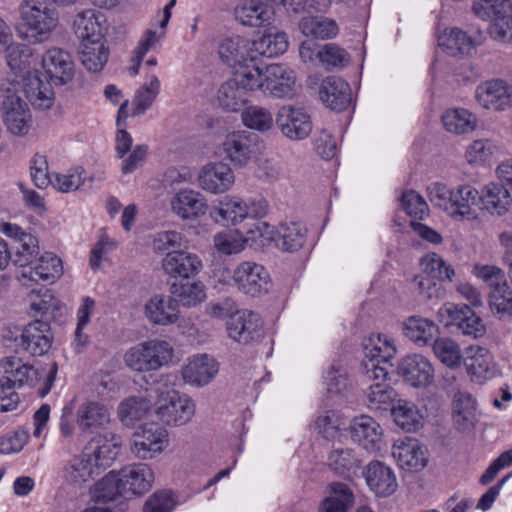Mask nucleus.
Segmentation results:
<instances>
[{
    "instance_id": "f257e3e1",
    "label": "nucleus",
    "mask_w": 512,
    "mask_h": 512,
    "mask_svg": "<svg viewBox=\"0 0 512 512\" xmlns=\"http://www.w3.org/2000/svg\"><path fill=\"white\" fill-rule=\"evenodd\" d=\"M58 365L51 364L47 373L36 369L32 364L24 362L23 359L10 356L0 360V412L11 411L16 408L19 402V395L16 388L28 386L36 387L43 378L42 385L38 388V395L45 397L51 390L56 380Z\"/></svg>"
},
{
    "instance_id": "f03ea898",
    "label": "nucleus",
    "mask_w": 512,
    "mask_h": 512,
    "mask_svg": "<svg viewBox=\"0 0 512 512\" xmlns=\"http://www.w3.org/2000/svg\"><path fill=\"white\" fill-rule=\"evenodd\" d=\"M42 67L48 79L47 83L37 75L29 76L23 86V93L34 107L48 109L54 100L52 85L63 86L72 81L74 62L67 51L52 48L43 55Z\"/></svg>"
},
{
    "instance_id": "7ed1b4c3",
    "label": "nucleus",
    "mask_w": 512,
    "mask_h": 512,
    "mask_svg": "<svg viewBox=\"0 0 512 512\" xmlns=\"http://www.w3.org/2000/svg\"><path fill=\"white\" fill-rule=\"evenodd\" d=\"M19 33L30 43L47 41L58 25V11L46 0H23L19 5Z\"/></svg>"
},
{
    "instance_id": "20e7f679",
    "label": "nucleus",
    "mask_w": 512,
    "mask_h": 512,
    "mask_svg": "<svg viewBox=\"0 0 512 512\" xmlns=\"http://www.w3.org/2000/svg\"><path fill=\"white\" fill-rule=\"evenodd\" d=\"M172 355L173 349L167 341L153 339L131 347L125 353L124 360L132 370L148 372L168 364Z\"/></svg>"
},
{
    "instance_id": "39448f33",
    "label": "nucleus",
    "mask_w": 512,
    "mask_h": 512,
    "mask_svg": "<svg viewBox=\"0 0 512 512\" xmlns=\"http://www.w3.org/2000/svg\"><path fill=\"white\" fill-rule=\"evenodd\" d=\"M158 418L166 425L181 426L188 423L195 414V404L177 391L161 392L154 403Z\"/></svg>"
},
{
    "instance_id": "423d86ee",
    "label": "nucleus",
    "mask_w": 512,
    "mask_h": 512,
    "mask_svg": "<svg viewBox=\"0 0 512 512\" xmlns=\"http://www.w3.org/2000/svg\"><path fill=\"white\" fill-rule=\"evenodd\" d=\"M1 111L4 125L14 135L23 136L31 127V114L27 103L21 98L16 86L3 90Z\"/></svg>"
},
{
    "instance_id": "0eeeda50",
    "label": "nucleus",
    "mask_w": 512,
    "mask_h": 512,
    "mask_svg": "<svg viewBox=\"0 0 512 512\" xmlns=\"http://www.w3.org/2000/svg\"><path fill=\"white\" fill-rule=\"evenodd\" d=\"M364 355L368 361L363 363L365 376L369 380L384 383L391 366L389 359L393 356L395 348L387 341H381L380 335L370 337L363 344Z\"/></svg>"
},
{
    "instance_id": "6e6552de",
    "label": "nucleus",
    "mask_w": 512,
    "mask_h": 512,
    "mask_svg": "<svg viewBox=\"0 0 512 512\" xmlns=\"http://www.w3.org/2000/svg\"><path fill=\"white\" fill-rule=\"evenodd\" d=\"M167 437V431L158 424H144L132 435L131 452L139 459H151L167 446Z\"/></svg>"
},
{
    "instance_id": "1a4fd4ad",
    "label": "nucleus",
    "mask_w": 512,
    "mask_h": 512,
    "mask_svg": "<svg viewBox=\"0 0 512 512\" xmlns=\"http://www.w3.org/2000/svg\"><path fill=\"white\" fill-rule=\"evenodd\" d=\"M52 342L48 320L35 319L21 329L19 351L31 356H42L49 351Z\"/></svg>"
},
{
    "instance_id": "9d476101",
    "label": "nucleus",
    "mask_w": 512,
    "mask_h": 512,
    "mask_svg": "<svg viewBox=\"0 0 512 512\" xmlns=\"http://www.w3.org/2000/svg\"><path fill=\"white\" fill-rule=\"evenodd\" d=\"M233 281L240 291L252 297L267 293L271 286L269 273L255 262L239 264L234 270Z\"/></svg>"
},
{
    "instance_id": "9b49d317",
    "label": "nucleus",
    "mask_w": 512,
    "mask_h": 512,
    "mask_svg": "<svg viewBox=\"0 0 512 512\" xmlns=\"http://www.w3.org/2000/svg\"><path fill=\"white\" fill-rule=\"evenodd\" d=\"M397 373L405 383L414 388H426L434 381V368L421 354L403 357L397 365Z\"/></svg>"
},
{
    "instance_id": "f8f14e48",
    "label": "nucleus",
    "mask_w": 512,
    "mask_h": 512,
    "mask_svg": "<svg viewBox=\"0 0 512 512\" xmlns=\"http://www.w3.org/2000/svg\"><path fill=\"white\" fill-rule=\"evenodd\" d=\"M118 474L122 495L125 499L145 494L151 489L154 481L153 471L145 463L125 466L118 471Z\"/></svg>"
},
{
    "instance_id": "ddd939ff",
    "label": "nucleus",
    "mask_w": 512,
    "mask_h": 512,
    "mask_svg": "<svg viewBox=\"0 0 512 512\" xmlns=\"http://www.w3.org/2000/svg\"><path fill=\"white\" fill-rule=\"evenodd\" d=\"M275 123L282 134L291 140L305 139L312 131L310 116L304 109L291 105H285L278 110Z\"/></svg>"
},
{
    "instance_id": "4468645a",
    "label": "nucleus",
    "mask_w": 512,
    "mask_h": 512,
    "mask_svg": "<svg viewBox=\"0 0 512 512\" xmlns=\"http://www.w3.org/2000/svg\"><path fill=\"white\" fill-rule=\"evenodd\" d=\"M258 135L253 132L237 131L226 136L223 149L234 165L245 166L261 149Z\"/></svg>"
},
{
    "instance_id": "2eb2a0df",
    "label": "nucleus",
    "mask_w": 512,
    "mask_h": 512,
    "mask_svg": "<svg viewBox=\"0 0 512 512\" xmlns=\"http://www.w3.org/2000/svg\"><path fill=\"white\" fill-rule=\"evenodd\" d=\"M440 313L447 314L448 319L445 326H454L463 335L478 338L486 332L482 319L468 305L455 306L448 304L440 310Z\"/></svg>"
},
{
    "instance_id": "dca6fc26",
    "label": "nucleus",
    "mask_w": 512,
    "mask_h": 512,
    "mask_svg": "<svg viewBox=\"0 0 512 512\" xmlns=\"http://www.w3.org/2000/svg\"><path fill=\"white\" fill-rule=\"evenodd\" d=\"M262 327L260 316L249 310L236 312L227 322L229 337L242 344L258 339L262 334Z\"/></svg>"
},
{
    "instance_id": "f3484780",
    "label": "nucleus",
    "mask_w": 512,
    "mask_h": 512,
    "mask_svg": "<svg viewBox=\"0 0 512 512\" xmlns=\"http://www.w3.org/2000/svg\"><path fill=\"white\" fill-rule=\"evenodd\" d=\"M476 99L486 109L505 110L511 105L512 86L502 79L485 81L477 87Z\"/></svg>"
},
{
    "instance_id": "a211bd4d",
    "label": "nucleus",
    "mask_w": 512,
    "mask_h": 512,
    "mask_svg": "<svg viewBox=\"0 0 512 512\" xmlns=\"http://www.w3.org/2000/svg\"><path fill=\"white\" fill-rule=\"evenodd\" d=\"M295 74L285 65L271 64L266 66L263 91L277 98L292 97L295 93Z\"/></svg>"
},
{
    "instance_id": "6ab92c4d",
    "label": "nucleus",
    "mask_w": 512,
    "mask_h": 512,
    "mask_svg": "<svg viewBox=\"0 0 512 512\" xmlns=\"http://www.w3.org/2000/svg\"><path fill=\"white\" fill-rule=\"evenodd\" d=\"M319 97L327 107L337 112L345 110L352 101L349 84L338 76H328L322 80Z\"/></svg>"
},
{
    "instance_id": "aec40b11",
    "label": "nucleus",
    "mask_w": 512,
    "mask_h": 512,
    "mask_svg": "<svg viewBox=\"0 0 512 512\" xmlns=\"http://www.w3.org/2000/svg\"><path fill=\"white\" fill-rule=\"evenodd\" d=\"M265 214V206L261 207L260 211L254 212L239 198H225L220 202V206L211 212V216L215 221L223 225H236L246 217L261 218Z\"/></svg>"
},
{
    "instance_id": "412c9836",
    "label": "nucleus",
    "mask_w": 512,
    "mask_h": 512,
    "mask_svg": "<svg viewBox=\"0 0 512 512\" xmlns=\"http://www.w3.org/2000/svg\"><path fill=\"white\" fill-rule=\"evenodd\" d=\"M201 266L199 257L187 251L168 252L162 260V267L168 275L183 280L195 276Z\"/></svg>"
},
{
    "instance_id": "4be33fe9",
    "label": "nucleus",
    "mask_w": 512,
    "mask_h": 512,
    "mask_svg": "<svg viewBox=\"0 0 512 512\" xmlns=\"http://www.w3.org/2000/svg\"><path fill=\"white\" fill-rule=\"evenodd\" d=\"M464 364L473 381L482 383L496 376L497 369L492 354L483 347H470Z\"/></svg>"
},
{
    "instance_id": "5701e85b",
    "label": "nucleus",
    "mask_w": 512,
    "mask_h": 512,
    "mask_svg": "<svg viewBox=\"0 0 512 512\" xmlns=\"http://www.w3.org/2000/svg\"><path fill=\"white\" fill-rule=\"evenodd\" d=\"M120 444V438L111 433L99 434L90 440L84 451L93 456L96 469H105L116 459Z\"/></svg>"
},
{
    "instance_id": "b1692460",
    "label": "nucleus",
    "mask_w": 512,
    "mask_h": 512,
    "mask_svg": "<svg viewBox=\"0 0 512 512\" xmlns=\"http://www.w3.org/2000/svg\"><path fill=\"white\" fill-rule=\"evenodd\" d=\"M172 211L184 220H195L208 209L204 196L194 190H180L171 200Z\"/></svg>"
},
{
    "instance_id": "393cba45",
    "label": "nucleus",
    "mask_w": 512,
    "mask_h": 512,
    "mask_svg": "<svg viewBox=\"0 0 512 512\" xmlns=\"http://www.w3.org/2000/svg\"><path fill=\"white\" fill-rule=\"evenodd\" d=\"M234 183L231 168L222 162L205 165L199 174V184L210 193H223Z\"/></svg>"
},
{
    "instance_id": "a878e982",
    "label": "nucleus",
    "mask_w": 512,
    "mask_h": 512,
    "mask_svg": "<svg viewBox=\"0 0 512 512\" xmlns=\"http://www.w3.org/2000/svg\"><path fill=\"white\" fill-rule=\"evenodd\" d=\"M234 14L236 20L245 26L262 27L270 24L274 10L264 0H244L235 8Z\"/></svg>"
},
{
    "instance_id": "bb28decb",
    "label": "nucleus",
    "mask_w": 512,
    "mask_h": 512,
    "mask_svg": "<svg viewBox=\"0 0 512 512\" xmlns=\"http://www.w3.org/2000/svg\"><path fill=\"white\" fill-rule=\"evenodd\" d=\"M364 476L369 488L378 496L387 497L396 491V478L391 469L382 462H371L366 467Z\"/></svg>"
},
{
    "instance_id": "cd10ccee",
    "label": "nucleus",
    "mask_w": 512,
    "mask_h": 512,
    "mask_svg": "<svg viewBox=\"0 0 512 512\" xmlns=\"http://www.w3.org/2000/svg\"><path fill=\"white\" fill-rule=\"evenodd\" d=\"M382 429L370 416L356 417L350 425V436L353 441L363 446L367 451L378 450V442L381 440Z\"/></svg>"
},
{
    "instance_id": "c85d7f7f",
    "label": "nucleus",
    "mask_w": 512,
    "mask_h": 512,
    "mask_svg": "<svg viewBox=\"0 0 512 512\" xmlns=\"http://www.w3.org/2000/svg\"><path fill=\"white\" fill-rule=\"evenodd\" d=\"M217 373V362L207 354L195 356L182 370L184 380L196 386L208 384Z\"/></svg>"
},
{
    "instance_id": "c756f323",
    "label": "nucleus",
    "mask_w": 512,
    "mask_h": 512,
    "mask_svg": "<svg viewBox=\"0 0 512 512\" xmlns=\"http://www.w3.org/2000/svg\"><path fill=\"white\" fill-rule=\"evenodd\" d=\"M147 318L156 325L175 323L179 317V308L172 296L162 294L153 296L145 305Z\"/></svg>"
},
{
    "instance_id": "7c9ffc66",
    "label": "nucleus",
    "mask_w": 512,
    "mask_h": 512,
    "mask_svg": "<svg viewBox=\"0 0 512 512\" xmlns=\"http://www.w3.org/2000/svg\"><path fill=\"white\" fill-rule=\"evenodd\" d=\"M218 54L226 65L235 70L249 61L252 55L250 41L240 36L223 39L219 44Z\"/></svg>"
},
{
    "instance_id": "2f4dec72",
    "label": "nucleus",
    "mask_w": 512,
    "mask_h": 512,
    "mask_svg": "<svg viewBox=\"0 0 512 512\" xmlns=\"http://www.w3.org/2000/svg\"><path fill=\"white\" fill-rule=\"evenodd\" d=\"M481 208L491 214L503 215L511 204L508 189L502 183H489L480 195Z\"/></svg>"
},
{
    "instance_id": "473e14b6",
    "label": "nucleus",
    "mask_w": 512,
    "mask_h": 512,
    "mask_svg": "<svg viewBox=\"0 0 512 512\" xmlns=\"http://www.w3.org/2000/svg\"><path fill=\"white\" fill-rule=\"evenodd\" d=\"M392 454L402 469L419 471L428 462L426 449L417 442L402 443L394 448Z\"/></svg>"
},
{
    "instance_id": "72a5a7b5",
    "label": "nucleus",
    "mask_w": 512,
    "mask_h": 512,
    "mask_svg": "<svg viewBox=\"0 0 512 512\" xmlns=\"http://www.w3.org/2000/svg\"><path fill=\"white\" fill-rule=\"evenodd\" d=\"M298 27L303 35L321 40L331 39L339 32L336 21L323 16H304Z\"/></svg>"
},
{
    "instance_id": "f704fd0d",
    "label": "nucleus",
    "mask_w": 512,
    "mask_h": 512,
    "mask_svg": "<svg viewBox=\"0 0 512 512\" xmlns=\"http://www.w3.org/2000/svg\"><path fill=\"white\" fill-rule=\"evenodd\" d=\"M328 466L335 474L351 479L361 466V460L350 448H334L328 456Z\"/></svg>"
},
{
    "instance_id": "c9c22d12",
    "label": "nucleus",
    "mask_w": 512,
    "mask_h": 512,
    "mask_svg": "<svg viewBox=\"0 0 512 512\" xmlns=\"http://www.w3.org/2000/svg\"><path fill=\"white\" fill-rule=\"evenodd\" d=\"M233 81L245 93L264 88V74L257 64L256 56L251 55L249 61L237 67L233 72Z\"/></svg>"
},
{
    "instance_id": "e433bc0d",
    "label": "nucleus",
    "mask_w": 512,
    "mask_h": 512,
    "mask_svg": "<svg viewBox=\"0 0 512 512\" xmlns=\"http://www.w3.org/2000/svg\"><path fill=\"white\" fill-rule=\"evenodd\" d=\"M403 331L406 337L420 346L431 344L439 332L433 321L417 316H411L404 322Z\"/></svg>"
},
{
    "instance_id": "4c0bfd02",
    "label": "nucleus",
    "mask_w": 512,
    "mask_h": 512,
    "mask_svg": "<svg viewBox=\"0 0 512 512\" xmlns=\"http://www.w3.org/2000/svg\"><path fill=\"white\" fill-rule=\"evenodd\" d=\"M109 412L98 402L82 404L77 411V423L83 432H93L109 422Z\"/></svg>"
},
{
    "instance_id": "58836bf2",
    "label": "nucleus",
    "mask_w": 512,
    "mask_h": 512,
    "mask_svg": "<svg viewBox=\"0 0 512 512\" xmlns=\"http://www.w3.org/2000/svg\"><path fill=\"white\" fill-rule=\"evenodd\" d=\"M390 412L396 425L406 432H416L423 425L419 409L410 401L397 400Z\"/></svg>"
},
{
    "instance_id": "ea45409f",
    "label": "nucleus",
    "mask_w": 512,
    "mask_h": 512,
    "mask_svg": "<svg viewBox=\"0 0 512 512\" xmlns=\"http://www.w3.org/2000/svg\"><path fill=\"white\" fill-rule=\"evenodd\" d=\"M83 66L92 73L100 72L108 61L109 49L101 40L81 43L79 52Z\"/></svg>"
},
{
    "instance_id": "a19ab883",
    "label": "nucleus",
    "mask_w": 512,
    "mask_h": 512,
    "mask_svg": "<svg viewBox=\"0 0 512 512\" xmlns=\"http://www.w3.org/2000/svg\"><path fill=\"white\" fill-rule=\"evenodd\" d=\"M170 293L178 308L180 305L184 307L196 306L206 297L204 286L200 282H190L188 279L185 282L172 283Z\"/></svg>"
},
{
    "instance_id": "79ce46f5",
    "label": "nucleus",
    "mask_w": 512,
    "mask_h": 512,
    "mask_svg": "<svg viewBox=\"0 0 512 512\" xmlns=\"http://www.w3.org/2000/svg\"><path fill=\"white\" fill-rule=\"evenodd\" d=\"M288 38L286 33L277 32L274 34H265L259 39L250 42L251 54L265 56L268 58L276 57L286 52L288 48Z\"/></svg>"
},
{
    "instance_id": "37998d69",
    "label": "nucleus",
    "mask_w": 512,
    "mask_h": 512,
    "mask_svg": "<svg viewBox=\"0 0 512 512\" xmlns=\"http://www.w3.org/2000/svg\"><path fill=\"white\" fill-rule=\"evenodd\" d=\"M63 273L62 261L53 253H45L42 255L38 264L31 268L30 271L22 272L21 276L29 278L32 281H51L59 278Z\"/></svg>"
},
{
    "instance_id": "c03bdc74",
    "label": "nucleus",
    "mask_w": 512,
    "mask_h": 512,
    "mask_svg": "<svg viewBox=\"0 0 512 512\" xmlns=\"http://www.w3.org/2000/svg\"><path fill=\"white\" fill-rule=\"evenodd\" d=\"M367 405L372 410L388 411L396 405L398 393L389 384L376 382L366 391Z\"/></svg>"
},
{
    "instance_id": "a18cd8bd",
    "label": "nucleus",
    "mask_w": 512,
    "mask_h": 512,
    "mask_svg": "<svg viewBox=\"0 0 512 512\" xmlns=\"http://www.w3.org/2000/svg\"><path fill=\"white\" fill-rule=\"evenodd\" d=\"M474 14L491 23L498 22V18L504 19L512 13L511 0H475L472 5Z\"/></svg>"
},
{
    "instance_id": "49530a36",
    "label": "nucleus",
    "mask_w": 512,
    "mask_h": 512,
    "mask_svg": "<svg viewBox=\"0 0 512 512\" xmlns=\"http://www.w3.org/2000/svg\"><path fill=\"white\" fill-rule=\"evenodd\" d=\"M74 31L82 43L102 39L101 27L92 9L78 13L73 22Z\"/></svg>"
},
{
    "instance_id": "de8ad7c7",
    "label": "nucleus",
    "mask_w": 512,
    "mask_h": 512,
    "mask_svg": "<svg viewBox=\"0 0 512 512\" xmlns=\"http://www.w3.org/2000/svg\"><path fill=\"white\" fill-rule=\"evenodd\" d=\"M331 495L321 503V512H347L353 503V494L350 488L340 482L330 484Z\"/></svg>"
},
{
    "instance_id": "09e8293b",
    "label": "nucleus",
    "mask_w": 512,
    "mask_h": 512,
    "mask_svg": "<svg viewBox=\"0 0 512 512\" xmlns=\"http://www.w3.org/2000/svg\"><path fill=\"white\" fill-rule=\"evenodd\" d=\"M438 45L448 54H468L473 48L472 39L462 30L451 28L438 36Z\"/></svg>"
},
{
    "instance_id": "8fccbe9b",
    "label": "nucleus",
    "mask_w": 512,
    "mask_h": 512,
    "mask_svg": "<svg viewBox=\"0 0 512 512\" xmlns=\"http://www.w3.org/2000/svg\"><path fill=\"white\" fill-rule=\"evenodd\" d=\"M119 497H123L119 474L118 472L116 473L115 471H111L96 483L92 500L95 504L100 505L114 502Z\"/></svg>"
},
{
    "instance_id": "3c124183",
    "label": "nucleus",
    "mask_w": 512,
    "mask_h": 512,
    "mask_svg": "<svg viewBox=\"0 0 512 512\" xmlns=\"http://www.w3.org/2000/svg\"><path fill=\"white\" fill-rule=\"evenodd\" d=\"M306 231L301 223H281L278 229V245L288 252L297 251L306 241Z\"/></svg>"
},
{
    "instance_id": "603ef678",
    "label": "nucleus",
    "mask_w": 512,
    "mask_h": 512,
    "mask_svg": "<svg viewBox=\"0 0 512 512\" xmlns=\"http://www.w3.org/2000/svg\"><path fill=\"white\" fill-rule=\"evenodd\" d=\"M12 262L20 267L30 265L33 259L39 254L38 240L31 234H22V238L11 244Z\"/></svg>"
},
{
    "instance_id": "864d4df0",
    "label": "nucleus",
    "mask_w": 512,
    "mask_h": 512,
    "mask_svg": "<svg viewBox=\"0 0 512 512\" xmlns=\"http://www.w3.org/2000/svg\"><path fill=\"white\" fill-rule=\"evenodd\" d=\"M488 303L500 318H512V290L507 281L489 291Z\"/></svg>"
},
{
    "instance_id": "5fc2aeb1",
    "label": "nucleus",
    "mask_w": 512,
    "mask_h": 512,
    "mask_svg": "<svg viewBox=\"0 0 512 512\" xmlns=\"http://www.w3.org/2000/svg\"><path fill=\"white\" fill-rule=\"evenodd\" d=\"M442 122L447 131L455 134H464L475 129L476 119L466 109L448 110L442 116Z\"/></svg>"
},
{
    "instance_id": "6e6d98bb",
    "label": "nucleus",
    "mask_w": 512,
    "mask_h": 512,
    "mask_svg": "<svg viewBox=\"0 0 512 512\" xmlns=\"http://www.w3.org/2000/svg\"><path fill=\"white\" fill-rule=\"evenodd\" d=\"M152 400L146 396H131L122 401L118 407V416L125 424L140 420L151 408Z\"/></svg>"
},
{
    "instance_id": "4d7b16f0",
    "label": "nucleus",
    "mask_w": 512,
    "mask_h": 512,
    "mask_svg": "<svg viewBox=\"0 0 512 512\" xmlns=\"http://www.w3.org/2000/svg\"><path fill=\"white\" fill-rule=\"evenodd\" d=\"M91 461V454L85 451L81 456L74 457L65 468V479L78 485L87 482L94 473Z\"/></svg>"
},
{
    "instance_id": "13d9d810",
    "label": "nucleus",
    "mask_w": 512,
    "mask_h": 512,
    "mask_svg": "<svg viewBox=\"0 0 512 512\" xmlns=\"http://www.w3.org/2000/svg\"><path fill=\"white\" fill-rule=\"evenodd\" d=\"M476 401L469 393L458 392L453 400V413L456 424L466 429L472 425Z\"/></svg>"
},
{
    "instance_id": "bf43d9fd",
    "label": "nucleus",
    "mask_w": 512,
    "mask_h": 512,
    "mask_svg": "<svg viewBox=\"0 0 512 512\" xmlns=\"http://www.w3.org/2000/svg\"><path fill=\"white\" fill-rule=\"evenodd\" d=\"M218 101L224 110L236 112L246 103L247 98L246 93L231 79L219 88Z\"/></svg>"
},
{
    "instance_id": "052dcab7",
    "label": "nucleus",
    "mask_w": 512,
    "mask_h": 512,
    "mask_svg": "<svg viewBox=\"0 0 512 512\" xmlns=\"http://www.w3.org/2000/svg\"><path fill=\"white\" fill-rule=\"evenodd\" d=\"M480 194L472 186L466 185L460 187L457 192H453L451 208H455L452 214L468 216L471 214V207L481 205Z\"/></svg>"
},
{
    "instance_id": "680f3d73",
    "label": "nucleus",
    "mask_w": 512,
    "mask_h": 512,
    "mask_svg": "<svg viewBox=\"0 0 512 512\" xmlns=\"http://www.w3.org/2000/svg\"><path fill=\"white\" fill-rule=\"evenodd\" d=\"M242 121L250 129L261 132L268 131L273 125V117L269 110L259 106H249L242 112Z\"/></svg>"
},
{
    "instance_id": "e2e57ef3",
    "label": "nucleus",
    "mask_w": 512,
    "mask_h": 512,
    "mask_svg": "<svg viewBox=\"0 0 512 512\" xmlns=\"http://www.w3.org/2000/svg\"><path fill=\"white\" fill-rule=\"evenodd\" d=\"M317 58L327 69L343 68L350 62L348 52L334 43L325 44L318 49Z\"/></svg>"
},
{
    "instance_id": "0e129e2a",
    "label": "nucleus",
    "mask_w": 512,
    "mask_h": 512,
    "mask_svg": "<svg viewBox=\"0 0 512 512\" xmlns=\"http://www.w3.org/2000/svg\"><path fill=\"white\" fill-rule=\"evenodd\" d=\"M160 89V82L156 75H152L149 84H144L134 98L133 116L143 114L154 102Z\"/></svg>"
},
{
    "instance_id": "69168bd1",
    "label": "nucleus",
    "mask_w": 512,
    "mask_h": 512,
    "mask_svg": "<svg viewBox=\"0 0 512 512\" xmlns=\"http://www.w3.org/2000/svg\"><path fill=\"white\" fill-rule=\"evenodd\" d=\"M421 264L424 267V274H427L435 281H451L454 276V269L450 265L446 264V262L435 253L426 255L422 258Z\"/></svg>"
},
{
    "instance_id": "338daca9",
    "label": "nucleus",
    "mask_w": 512,
    "mask_h": 512,
    "mask_svg": "<svg viewBox=\"0 0 512 512\" xmlns=\"http://www.w3.org/2000/svg\"><path fill=\"white\" fill-rule=\"evenodd\" d=\"M433 351L436 357L448 367L460 365V350L456 342L448 338H438L432 343Z\"/></svg>"
},
{
    "instance_id": "774afa93",
    "label": "nucleus",
    "mask_w": 512,
    "mask_h": 512,
    "mask_svg": "<svg viewBox=\"0 0 512 512\" xmlns=\"http://www.w3.org/2000/svg\"><path fill=\"white\" fill-rule=\"evenodd\" d=\"M176 505L170 491H157L145 502L143 512H171Z\"/></svg>"
}]
</instances>
